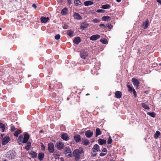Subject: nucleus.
Wrapping results in <instances>:
<instances>
[{"label":"nucleus","instance_id":"nucleus-41","mask_svg":"<svg viewBox=\"0 0 161 161\" xmlns=\"http://www.w3.org/2000/svg\"><path fill=\"white\" fill-rule=\"evenodd\" d=\"M104 12V10L103 9H99L97 11V12L99 13H103Z\"/></svg>","mask_w":161,"mask_h":161},{"label":"nucleus","instance_id":"nucleus-4","mask_svg":"<svg viewBox=\"0 0 161 161\" xmlns=\"http://www.w3.org/2000/svg\"><path fill=\"white\" fill-rule=\"evenodd\" d=\"M64 152L66 157L69 158L71 156V151L69 147H67L64 149Z\"/></svg>","mask_w":161,"mask_h":161},{"label":"nucleus","instance_id":"nucleus-43","mask_svg":"<svg viewBox=\"0 0 161 161\" xmlns=\"http://www.w3.org/2000/svg\"><path fill=\"white\" fill-rule=\"evenodd\" d=\"M16 130L14 126H12L11 127V130L12 131H15Z\"/></svg>","mask_w":161,"mask_h":161},{"label":"nucleus","instance_id":"nucleus-27","mask_svg":"<svg viewBox=\"0 0 161 161\" xmlns=\"http://www.w3.org/2000/svg\"><path fill=\"white\" fill-rule=\"evenodd\" d=\"M67 9L66 8H64L61 11V14L63 15H66L67 14Z\"/></svg>","mask_w":161,"mask_h":161},{"label":"nucleus","instance_id":"nucleus-58","mask_svg":"<svg viewBox=\"0 0 161 161\" xmlns=\"http://www.w3.org/2000/svg\"><path fill=\"white\" fill-rule=\"evenodd\" d=\"M3 161H7V160H6V159H4V160H3Z\"/></svg>","mask_w":161,"mask_h":161},{"label":"nucleus","instance_id":"nucleus-15","mask_svg":"<svg viewBox=\"0 0 161 161\" xmlns=\"http://www.w3.org/2000/svg\"><path fill=\"white\" fill-rule=\"evenodd\" d=\"M61 137L63 140L65 141H67L69 139L68 136L67 134L66 133H64L62 134Z\"/></svg>","mask_w":161,"mask_h":161},{"label":"nucleus","instance_id":"nucleus-63","mask_svg":"<svg viewBox=\"0 0 161 161\" xmlns=\"http://www.w3.org/2000/svg\"><path fill=\"white\" fill-rule=\"evenodd\" d=\"M42 131H42V130H41V132H42Z\"/></svg>","mask_w":161,"mask_h":161},{"label":"nucleus","instance_id":"nucleus-9","mask_svg":"<svg viewBox=\"0 0 161 161\" xmlns=\"http://www.w3.org/2000/svg\"><path fill=\"white\" fill-rule=\"evenodd\" d=\"M132 81L134 86L137 88L139 86V81L135 78L132 79Z\"/></svg>","mask_w":161,"mask_h":161},{"label":"nucleus","instance_id":"nucleus-6","mask_svg":"<svg viewBox=\"0 0 161 161\" xmlns=\"http://www.w3.org/2000/svg\"><path fill=\"white\" fill-rule=\"evenodd\" d=\"M56 146L58 149H62L64 147V144L62 142H58L56 143Z\"/></svg>","mask_w":161,"mask_h":161},{"label":"nucleus","instance_id":"nucleus-28","mask_svg":"<svg viewBox=\"0 0 161 161\" xmlns=\"http://www.w3.org/2000/svg\"><path fill=\"white\" fill-rule=\"evenodd\" d=\"M101 134V131L99 128H97L96 130V136H97Z\"/></svg>","mask_w":161,"mask_h":161},{"label":"nucleus","instance_id":"nucleus-21","mask_svg":"<svg viewBox=\"0 0 161 161\" xmlns=\"http://www.w3.org/2000/svg\"><path fill=\"white\" fill-rule=\"evenodd\" d=\"M98 143L100 145H102L106 143V141L105 140L99 139L98 140Z\"/></svg>","mask_w":161,"mask_h":161},{"label":"nucleus","instance_id":"nucleus-47","mask_svg":"<svg viewBox=\"0 0 161 161\" xmlns=\"http://www.w3.org/2000/svg\"><path fill=\"white\" fill-rule=\"evenodd\" d=\"M106 154V153H102L100 154V156L101 157H103Z\"/></svg>","mask_w":161,"mask_h":161},{"label":"nucleus","instance_id":"nucleus-38","mask_svg":"<svg viewBox=\"0 0 161 161\" xmlns=\"http://www.w3.org/2000/svg\"><path fill=\"white\" fill-rule=\"evenodd\" d=\"M127 86L129 88L128 90L130 92H133V88L131 87L130 85H127Z\"/></svg>","mask_w":161,"mask_h":161},{"label":"nucleus","instance_id":"nucleus-52","mask_svg":"<svg viewBox=\"0 0 161 161\" xmlns=\"http://www.w3.org/2000/svg\"><path fill=\"white\" fill-rule=\"evenodd\" d=\"M67 26L66 25H64L63 26V28L64 29H66L67 28Z\"/></svg>","mask_w":161,"mask_h":161},{"label":"nucleus","instance_id":"nucleus-7","mask_svg":"<svg viewBox=\"0 0 161 161\" xmlns=\"http://www.w3.org/2000/svg\"><path fill=\"white\" fill-rule=\"evenodd\" d=\"M10 138L8 136H6L2 140V144L3 145H6L10 141Z\"/></svg>","mask_w":161,"mask_h":161},{"label":"nucleus","instance_id":"nucleus-32","mask_svg":"<svg viewBox=\"0 0 161 161\" xmlns=\"http://www.w3.org/2000/svg\"><path fill=\"white\" fill-rule=\"evenodd\" d=\"M67 34L70 37H72L73 36V34L74 32L71 30H68L67 32Z\"/></svg>","mask_w":161,"mask_h":161},{"label":"nucleus","instance_id":"nucleus-11","mask_svg":"<svg viewBox=\"0 0 161 161\" xmlns=\"http://www.w3.org/2000/svg\"><path fill=\"white\" fill-rule=\"evenodd\" d=\"M73 17L75 19L78 20H80L82 19V17L79 14L76 12L74 13Z\"/></svg>","mask_w":161,"mask_h":161},{"label":"nucleus","instance_id":"nucleus-42","mask_svg":"<svg viewBox=\"0 0 161 161\" xmlns=\"http://www.w3.org/2000/svg\"><path fill=\"white\" fill-rule=\"evenodd\" d=\"M92 22L95 23H97L99 22V20L97 19H95L92 20Z\"/></svg>","mask_w":161,"mask_h":161},{"label":"nucleus","instance_id":"nucleus-14","mask_svg":"<svg viewBox=\"0 0 161 161\" xmlns=\"http://www.w3.org/2000/svg\"><path fill=\"white\" fill-rule=\"evenodd\" d=\"M81 42V39L79 37H75L73 40V42L75 44H79Z\"/></svg>","mask_w":161,"mask_h":161},{"label":"nucleus","instance_id":"nucleus-53","mask_svg":"<svg viewBox=\"0 0 161 161\" xmlns=\"http://www.w3.org/2000/svg\"><path fill=\"white\" fill-rule=\"evenodd\" d=\"M32 7H34V8H36V6L35 4H32Z\"/></svg>","mask_w":161,"mask_h":161},{"label":"nucleus","instance_id":"nucleus-39","mask_svg":"<svg viewBox=\"0 0 161 161\" xmlns=\"http://www.w3.org/2000/svg\"><path fill=\"white\" fill-rule=\"evenodd\" d=\"M112 140L111 138V137L110 136L108 140L107 143L108 144H109L111 143L112 142Z\"/></svg>","mask_w":161,"mask_h":161},{"label":"nucleus","instance_id":"nucleus-45","mask_svg":"<svg viewBox=\"0 0 161 161\" xmlns=\"http://www.w3.org/2000/svg\"><path fill=\"white\" fill-rule=\"evenodd\" d=\"M30 148V146H29L28 145H27L25 147V149H26L27 150H29Z\"/></svg>","mask_w":161,"mask_h":161},{"label":"nucleus","instance_id":"nucleus-51","mask_svg":"<svg viewBox=\"0 0 161 161\" xmlns=\"http://www.w3.org/2000/svg\"><path fill=\"white\" fill-rule=\"evenodd\" d=\"M26 143H27V145L31 146V143L30 142L27 141Z\"/></svg>","mask_w":161,"mask_h":161},{"label":"nucleus","instance_id":"nucleus-19","mask_svg":"<svg viewBox=\"0 0 161 161\" xmlns=\"http://www.w3.org/2000/svg\"><path fill=\"white\" fill-rule=\"evenodd\" d=\"M48 17H42L41 18V20L42 23H46L49 20Z\"/></svg>","mask_w":161,"mask_h":161},{"label":"nucleus","instance_id":"nucleus-25","mask_svg":"<svg viewBox=\"0 0 161 161\" xmlns=\"http://www.w3.org/2000/svg\"><path fill=\"white\" fill-rule=\"evenodd\" d=\"M102 19L104 21H108L110 20L111 18L108 16H105L102 17Z\"/></svg>","mask_w":161,"mask_h":161},{"label":"nucleus","instance_id":"nucleus-36","mask_svg":"<svg viewBox=\"0 0 161 161\" xmlns=\"http://www.w3.org/2000/svg\"><path fill=\"white\" fill-rule=\"evenodd\" d=\"M21 133V131L20 130H17L15 131V133L14 134V136L16 137H18V135Z\"/></svg>","mask_w":161,"mask_h":161},{"label":"nucleus","instance_id":"nucleus-60","mask_svg":"<svg viewBox=\"0 0 161 161\" xmlns=\"http://www.w3.org/2000/svg\"><path fill=\"white\" fill-rule=\"evenodd\" d=\"M159 65H160V66H161V63H160V64H159Z\"/></svg>","mask_w":161,"mask_h":161},{"label":"nucleus","instance_id":"nucleus-34","mask_svg":"<svg viewBox=\"0 0 161 161\" xmlns=\"http://www.w3.org/2000/svg\"><path fill=\"white\" fill-rule=\"evenodd\" d=\"M100 41L104 44H107L108 43V41L106 39H100Z\"/></svg>","mask_w":161,"mask_h":161},{"label":"nucleus","instance_id":"nucleus-18","mask_svg":"<svg viewBox=\"0 0 161 161\" xmlns=\"http://www.w3.org/2000/svg\"><path fill=\"white\" fill-rule=\"evenodd\" d=\"M88 24L86 22H84L81 25V28L83 29L86 28L88 26Z\"/></svg>","mask_w":161,"mask_h":161},{"label":"nucleus","instance_id":"nucleus-2","mask_svg":"<svg viewBox=\"0 0 161 161\" xmlns=\"http://www.w3.org/2000/svg\"><path fill=\"white\" fill-rule=\"evenodd\" d=\"M83 153V150L82 149H76L73 152V155L76 161L78 160L80 158V155Z\"/></svg>","mask_w":161,"mask_h":161},{"label":"nucleus","instance_id":"nucleus-26","mask_svg":"<svg viewBox=\"0 0 161 161\" xmlns=\"http://www.w3.org/2000/svg\"><path fill=\"white\" fill-rule=\"evenodd\" d=\"M44 156V154L43 153H40L38 154V158L40 161L43 160Z\"/></svg>","mask_w":161,"mask_h":161},{"label":"nucleus","instance_id":"nucleus-20","mask_svg":"<svg viewBox=\"0 0 161 161\" xmlns=\"http://www.w3.org/2000/svg\"><path fill=\"white\" fill-rule=\"evenodd\" d=\"M115 97L117 98H119L121 97L122 93L120 91H117L115 92Z\"/></svg>","mask_w":161,"mask_h":161},{"label":"nucleus","instance_id":"nucleus-22","mask_svg":"<svg viewBox=\"0 0 161 161\" xmlns=\"http://www.w3.org/2000/svg\"><path fill=\"white\" fill-rule=\"evenodd\" d=\"M148 24L149 21L148 20H146L145 22H144L143 23L142 26L144 29H147V28L148 26Z\"/></svg>","mask_w":161,"mask_h":161},{"label":"nucleus","instance_id":"nucleus-44","mask_svg":"<svg viewBox=\"0 0 161 161\" xmlns=\"http://www.w3.org/2000/svg\"><path fill=\"white\" fill-rule=\"evenodd\" d=\"M41 148L42 149L43 151L45 150V146L42 143H41Z\"/></svg>","mask_w":161,"mask_h":161},{"label":"nucleus","instance_id":"nucleus-5","mask_svg":"<svg viewBox=\"0 0 161 161\" xmlns=\"http://www.w3.org/2000/svg\"><path fill=\"white\" fill-rule=\"evenodd\" d=\"M54 146L53 143H50L48 144V149L50 153H53L54 151Z\"/></svg>","mask_w":161,"mask_h":161},{"label":"nucleus","instance_id":"nucleus-64","mask_svg":"<svg viewBox=\"0 0 161 161\" xmlns=\"http://www.w3.org/2000/svg\"><path fill=\"white\" fill-rule=\"evenodd\" d=\"M82 161H84V160H82Z\"/></svg>","mask_w":161,"mask_h":161},{"label":"nucleus","instance_id":"nucleus-31","mask_svg":"<svg viewBox=\"0 0 161 161\" xmlns=\"http://www.w3.org/2000/svg\"><path fill=\"white\" fill-rule=\"evenodd\" d=\"M4 125L0 122V130H1L2 132H3L4 131Z\"/></svg>","mask_w":161,"mask_h":161},{"label":"nucleus","instance_id":"nucleus-24","mask_svg":"<svg viewBox=\"0 0 161 161\" xmlns=\"http://www.w3.org/2000/svg\"><path fill=\"white\" fill-rule=\"evenodd\" d=\"M74 3L77 6L81 5L82 4L80 0H75Z\"/></svg>","mask_w":161,"mask_h":161},{"label":"nucleus","instance_id":"nucleus-61","mask_svg":"<svg viewBox=\"0 0 161 161\" xmlns=\"http://www.w3.org/2000/svg\"><path fill=\"white\" fill-rule=\"evenodd\" d=\"M2 30V28H0V30Z\"/></svg>","mask_w":161,"mask_h":161},{"label":"nucleus","instance_id":"nucleus-10","mask_svg":"<svg viewBox=\"0 0 161 161\" xmlns=\"http://www.w3.org/2000/svg\"><path fill=\"white\" fill-rule=\"evenodd\" d=\"M100 37V35L98 34L94 35L90 37V40L92 41H95L98 39Z\"/></svg>","mask_w":161,"mask_h":161},{"label":"nucleus","instance_id":"nucleus-56","mask_svg":"<svg viewBox=\"0 0 161 161\" xmlns=\"http://www.w3.org/2000/svg\"><path fill=\"white\" fill-rule=\"evenodd\" d=\"M116 1L118 3L120 2L121 1V0H116Z\"/></svg>","mask_w":161,"mask_h":161},{"label":"nucleus","instance_id":"nucleus-29","mask_svg":"<svg viewBox=\"0 0 161 161\" xmlns=\"http://www.w3.org/2000/svg\"><path fill=\"white\" fill-rule=\"evenodd\" d=\"M111 7L110 6L109 4H105L102 6V8L104 9H109Z\"/></svg>","mask_w":161,"mask_h":161},{"label":"nucleus","instance_id":"nucleus-59","mask_svg":"<svg viewBox=\"0 0 161 161\" xmlns=\"http://www.w3.org/2000/svg\"><path fill=\"white\" fill-rule=\"evenodd\" d=\"M61 161H64V160L63 159H61Z\"/></svg>","mask_w":161,"mask_h":161},{"label":"nucleus","instance_id":"nucleus-30","mask_svg":"<svg viewBox=\"0 0 161 161\" xmlns=\"http://www.w3.org/2000/svg\"><path fill=\"white\" fill-rule=\"evenodd\" d=\"M31 157L33 158H36L37 156V154L34 152H31L30 153Z\"/></svg>","mask_w":161,"mask_h":161},{"label":"nucleus","instance_id":"nucleus-46","mask_svg":"<svg viewBox=\"0 0 161 161\" xmlns=\"http://www.w3.org/2000/svg\"><path fill=\"white\" fill-rule=\"evenodd\" d=\"M99 26L103 28H106V26L104 25L103 24H100L99 25Z\"/></svg>","mask_w":161,"mask_h":161},{"label":"nucleus","instance_id":"nucleus-50","mask_svg":"<svg viewBox=\"0 0 161 161\" xmlns=\"http://www.w3.org/2000/svg\"><path fill=\"white\" fill-rule=\"evenodd\" d=\"M133 93H134L135 96L136 97V91H135V90H134V89H133Z\"/></svg>","mask_w":161,"mask_h":161},{"label":"nucleus","instance_id":"nucleus-48","mask_svg":"<svg viewBox=\"0 0 161 161\" xmlns=\"http://www.w3.org/2000/svg\"><path fill=\"white\" fill-rule=\"evenodd\" d=\"M102 151L106 153L107 152V150L106 148H103L102 149Z\"/></svg>","mask_w":161,"mask_h":161},{"label":"nucleus","instance_id":"nucleus-8","mask_svg":"<svg viewBox=\"0 0 161 161\" xmlns=\"http://www.w3.org/2000/svg\"><path fill=\"white\" fill-rule=\"evenodd\" d=\"M88 53L87 52L82 51L80 52V57L84 59H86V58L88 56Z\"/></svg>","mask_w":161,"mask_h":161},{"label":"nucleus","instance_id":"nucleus-55","mask_svg":"<svg viewBox=\"0 0 161 161\" xmlns=\"http://www.w3.org/2000/svg\"><path fill=\"white\" fill-rule=\"evenodd\" d=\"M159 3H161V0H156Z\"/></svg>","mask_w":161,"mask_h":161},{"label":"nucleus","instance_id":"nucleus-23","mask_svg":"<svg viewBox=\"0 0 161 161\" xmlns=\"http://www.w3.org/2000/svg\"><path fill=\"white\" fill-rule=\"evenodd\" d=\"M94 3L91 1H87L84 2V4L86 6H88L89 5H91L93 4Z\"/></svg>","mask_w":161,"mask_h":161},{"label":"nucleus","instance_id":"nucleus-1","mask_svg":"<svg viewBox=\"0 0 161 161\" xmlns=\"http://www.w3.org/2000/svg\"><path fill=\"white\" fill-rule=\"evenodd\" d=\"M29 138V136L27 134H25L24 137L22 135H20L18 139V142L19 145L23 143H26L28 141Z\"/></svg>","mask_w":161,"mask_h":161},{"label":"nucleus","instance_id":"nucleus-12","mask_svg":"<svg viewBox=\"0 0 161 161\" xmlns=\"http://www.w3.org/2000/svg\"><path fill=\"white\" fill-rule=\"evenodd\" d=\"M93 135V132L90 130H87L85 132V136L88 138H90Z\"/></svg>","mask_w":161,"mask_h":161},{"label":"nucleus","instance_id":"nucleus-37","mask_svg":"<svg viewBox=\"0 0 161 161\" xmlns=\"http://www.w3.org/2000/svg\"><path fill=\"white\" fill-rule=\"evenodd\" d=\"M147 114L153 117H154L155 116V114L153 112H147Z\"/></svg>","mask_w":161,"mask_h":161},{"label":"nucleus","instance_id":"nucleus-54","mask_svg":"<svg viewBox=\"0 0 161 161\" xmlns=\"http://www.w3.org/2000/svg\"><path fill=\"white\" fill-rule=\"evenodd\" d=\"M108 27L109 29H111L112 27V26L111 25H108Z\"/></svg>","mask_w":161,"mask_h":161},{"label":"nucleus","instance_id":"nucleus-13","mask_svg":"<svg viewBox=\"0 0 161 161\" xmlns=\"http://www.w3.org/2000/svg\"><path fill=\"white\" fill-rule=\"evenodd\" d=\"M92 150L94 153L98 152L99 150V147L97 144H95L92 148Z\"/></svg>","mask_w":161,"mask_h":161},{"label":"nucleus","instance_id":"nucleus-3","mask_svg":"<svg viewBox=\"0 0 161 161\" xmlns=\"http://www.w3.org/2000/svg\"><path fill=\"white\" fill-rule=\"evenodd\" d=\"M16 153L13 151H9L7 152V156L8 158L10 159H14Z\"/></svg>","mask_w":161,"mask_h":161},{"label":"nucleus","instance_id":"nucleus-62","mask_svg":"<svg viewBox=\"0 0 161 161\" xmlns=\"http://www.w3.org/2000/svg\"><path fill=\"white\" fill-rule=\"evenodd\" d=\"M54 155H55V153H54Z\"/></svg>","mask_w":161,"mask_h":161},{"label":"nucleus","instance_id":"nucleus-35","mask_svg":"<svg viewBox=\"0 0 161 161\" xmlns=\"http://www.w3.org/2000/svg\"><path fill=\"white\" fill-rule=\"evenodd\" d=\"M160 134V132L158 131H157L154 135V137L157 139Z\"/></svg>","mask_w":161,"mask_h":161},{"label":"nucleus","instance_id":"nucleus-33","mask_svg":"<svg viewBox=\"0 0 161 161\" xmlns=\"http://www.w3.org/2000/svg\"><path fill=\"white\" fill-rule=\"evenodd\" d=\"M142 106L146 109H149L150 108L148 105L145 103H142Z\"/></svg>","mask_w":161,"mask_h":161},{"label":"nucleus","instance_id":"nucleus-57","mask_svg":"<svg viewBox=\"0 0 161 161\" xmlns=\"http://www.w3.org/2000/svg\"><path fill=\"white\" fill-rule=\"evenodd\" d=\"M96 154H97V153H95V154H92V156H95L96 155Z\"/></svg>","mask_w":161,"mask_h":161},{"label":"nucleus","instance_id":"nucleus-16","mask_svg":"<svg viewBox=\"0 0 161 161\" xmlns=\"http://www.w3.org/2000/svg\"><path fill=\"white\" fill-rule=\"evenodd\" d=\"M74 138L76 142L77 143L81 141V137L79 135H77L75 136Z\"/></svg>","mask_w":161,"mask_h":161},{"label":"nucleus","instance_id":"nucleus-17","mask_svg":"<svg viewBox=\"0 0 161 161\" xmlns=\"http://www.w3.org/2000/svg\"><path fill=\"white\" fill-rule=\"evenodd\" d=\"M89 140L86 139H83L82 141V144L86 146L89 145Z\"/></svg>","mask_w":161,"mask_h":161},{"label":"nucleus","instance_id":"nucleus-40","mask_svg":"<svg viewBox=\"0 0 161 161\" xmlns=\"http://www.w3.org/2000/svg\"><path fill=\"white\" fill-rule=\"evenodd\" d=\"M60 36L59 34L56 35L55 36V38L56 40H58L60 39Z\"/></svg>","mask_w":161,"mask_h":161},{"label":"nucleus","instance_id":"nucleus-49","mask_svg":"<svg viewBox=\"0 0 161 161\" xmlns=\"http://www.w3.org/2000/svg\"><path fill=\"white\" fill-rule=\"evenodd\" d=\"M67 2L68 4L69 5H70L72 3L71 0H67Z\"/></svg>","mask_w":161,"mask_h":161}]
</instances>
